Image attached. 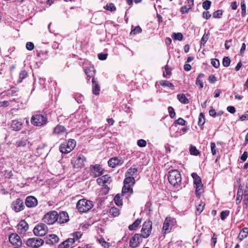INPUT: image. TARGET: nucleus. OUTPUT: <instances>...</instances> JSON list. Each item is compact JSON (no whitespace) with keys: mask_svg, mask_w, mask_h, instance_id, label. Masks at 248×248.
Instances as JSON below:
<instances>
[{"mask_svg":"<svg viewBox=\"0 0 248 248\" xmlns=\"http://www.w3.org/2000/svg\"><path fill=\"white\" fill-rule=\"evenodd\" d=\"M135 183V180L134 177L130 176H125V178L124 181V186L122 188V195L128 198L133 193L132 186Z\"/></svg>","mask_w":248,"mask_h":248,"instance_id":"obj_1","label":"nucleus"},{"mask_svg":"<svg viewBox=\"0 0 248 248\" xmlns=\"http://www.w3.org/2000/svg\"><path fill=\"white\" fill-rule=\"evenodd\" d=\"M93 206V202L82 199L79 200L77 203V208L80 213H85L91 210Z\"/></svg>","mask_w":248,"mask_h":248,"instance_id":"obj_2","label":"nucleus"},{"mask_svg":"<svg viewBox=\"0 0 248 248\" xmlns=\"http://www.w3.org/2000/svg\"><path fill=\"white\" fill-rule=\"evenodd\" d=\"M168 180L170 184L175 186L181 182V175L180 172L176 170H171L169 171Z\"/></svg>","mask_w":248,"mask_h":248,"instance_id":"obj_3","label":"nucleus"},{"mask_svg":"<svg viewBox=\"0 0 248 248\" xmlns=\"http://www.w3.org/2000/svg\"><path fill=\"white\" fill-rule=\"evenodd\" d=\"M76 141L74 139H69L67 142L62 143L59 147L60 152L63 154H67L71 152L75 147Z\"/></svg>","mask_w":248,"mask_h":248,"instance_id":"obj_4","label":"nucleus"},{"mask_svg":"<svg viewBox=\"0 0 248 248\" xmlns=\"http://www.w3.org/2000/svg\"><path fill=\"white\" fill-rule=\"evenodd\" d=\"M31 123L37 126H41L46 124L47 123V118L42 114H36L32 116Z\"/></svg>","mask_w":248,"mask_h":248,"instance_id":"obj_5","label":"nucleus"},{"mask_svg":"<svg viewBox=\"0 0 248 248\" xmlns=\"http://www.w3.org/2000/svg\"><path fill=\"white\" fill-rule=\"evenodd\" d=\"M152 229V222L150 220H147L144 222L142 225L141 230L142 237L144 238H148L151 234Z\"/></svg>","mask_w":248,"mask_h":248,"instance_id":"obj_6","label":"nucleus"},{"mask_svg":"<svg viewBox=\"0 0 248 248\" xmlns=\"http://www.w3.org/2000/svg\"><path fill=\"white\" fill-rule=\"evenodd\" d=\"M57 216H58L57 211L54 210L51 211L44 215L43 220L45 223L51 225L57 221Z\"/></svg>","mask_w":248,"mask_h":248,"instance_id":"obj_7","label":"nucleus"},{"mask_svg":"<svg viewBox=\"0 0 248 248\" xmlns=\"http://www.w3.org/2000/svg\"><path fill=\"white\" fill-rule=\"evenodd\" d=\"M85 160L86 158L84 155L81 154H79L72 158L71 159V163L74 168H81L84 166Z\"/></svg>","mask_w":248,"mask_h":248,"instance_id":"obj_8","label":"nucleus"},{"mask_svg":"<svg viewBox=\"0 0 248 248\" xmlns=\"http://www.w3.org/2000/svg\"><path fill=\"white\" fill-rule=\"evenodd\" d=\"M176 220L175 218L170 217H167L163 224L162 232L164 233L170 232L171 227L174 226Z\"/></svg>","mask_w":248,"mask_h":248,"instance_id":"obj_9","label":"nucleus"},{"mask_svg":"<svg viewBox=\"0 0 248 248\" xmlns=\"http://www.w3.org/2000/svg\"><path fill=\"white\" fill-rule=\"evenodd\" d=\"M47 227L45 224L39 223L34 227L33 232L36 236H42L47 233Z\"/></svg>","mask_w":248,"mask_h":248,"instance_id":"obj_10","label":"nucleus"},{"mask_svg":"<svg viewBox=\"0 0 248 248\" xmlns=\"http://www.w3.org/2000/svg\"><path fill=\"white\" fill-rule=\"evenodd\" d=\"M44 243V241L39 238H29L26 241V245L31 248H38Z\"/></svg>","mask_w":248,"mask_h":248,"instance_id":"obj_11","label":"nucleus"},{"mask_svg":"<svg viewBox=\"0 0 248 248\" xmlns=\"http://www.w3.org/2000/svg\"><path fill=\"white\" fill-rule=\"evenodd\" d=\"M11 207L15 212L18 213L23 210L25 206L22 200L17 198L12 202Z\"/></svg>","mask_w":248,"mask_h":248,"instance_id":"obj_12","label":"nucleus"},{"mask_svg":"<svg viewBox=\"0 0 248 248\" xmlns=\"http://www.w3.org/2000/svg\"><path fill=\"white\" fill-rule=\"evenodd\" d=\"M142 235L140 233H136L130 239L129 242V246L131 248H136L140 246L142 241Z\"/></svg>","mask_w":248,"mask_h":248,"instance_id":"obj_13","label":"nucleus"},{"mask_svg":"<svg viewBox=\"0 0 248 248\" xmlns=\"http://www.w3.org/2000/svg\"><path fill=\"white\" fill-rule=\"evenodd\" d=\"M10 242L13 245L20 247L22 245V240L20 236L16 233H13L9 236Z\"/></svg>","mask_w":248,"mask_h":248,"instance_id":"obj_14","label":"nucleus"},{"mask_svg":"<svg viewBox=\"0 0 248 248\" xmlns=\"http://www.w3.org/2000/svg\"><path fill=\"white\" fill-rule=\"evenodd\" d=\"M25 204L29 208H33L38 204V201L34 196H28L25 200Z\"/></svg>","mask_w":248,"mask_h":248,"instance_id":"obj_15","label":"nucleus"},{"mask_svg":"<svg viewBox=\"0 0 248 248\" xmlns=\"http://www.w3.org/2000/svg\"><path fill=\"white\" fill-rule=\"evenodd\" d=\"M69 220V216L67 212L62 211L58 213L57 221L60 224L64 223Z\"/></svg>","mask_w":248,"mask_h":248,"instance_id":"obj_16","label":"nucleus"},{"mask_svg":"<svg viewBox=\"0 0 248 248\" xmlns=\"http://www.w3.org/2000/svg\"><path fill=\"white\" fill-rule=\"evenodd\" d=\"M53 134L57 135L59 137L65 136L67 134L66 129L62 125H57L54 128Z\"/></svg>","mask_w":248,"mask_h":248,"instance_id":"obj_17","label":"nucleus"},{"mask_svg":"<svg viewBox=\"0 0 248 248\" xmlns=\"http://www.w3.org/2000/svg\"><path fill=\"white\" fill-rule=\"evenodd\" d=\"M75 240L71 238L67 239L65 241L61 243L58 246V248H72Z\"/></svg>","mask_w":248,"mask_h":248,"instance_id":"obj_18","label":"nucleus"},{"mask_svg":"<svg viewBox=\"0 0 248 248\" xmlns=\"http://www.w3.org/2000/svg\"><path fill=\"white\" fill-rule=\"evenodd\" d=\"M59 241V237L54 234L47 235L46 238V242L48 245H54Z\"/></svg>","mask_w":248,"mask_h":248,"instance_id":"obj_19","label":"nucleus"},{"mask_svg":"<svg viewBox=\"0 0 248 248\" xmlns=\"http://www.w3.org/2000/svg\"><path fill=\"white\" fill-rule=\"evenodd\" d=\"M17 229L19 233H24L29 229L28 224L25 220H22L17 225Z\"/></svg>","mask_w":248,"mask_h":248,"instance_id":"obj_20","label":"nucleus"},{"mask_svg":"<svg viewBox=\"0 0 248 248\" xmlns=\"http://www.w3.org/2000/svg\"><path fill=\"white\" fill-rule=\"evenodd\" d=\"M123 163V160L116 157L111 158L108 161V165L111 168H114L117 165H121Z\"/></svg>","mask_w":248,"mask_h":248,"instance_id":"obj_21","label":"nucleus"},{"mask_svg":"<svg viewBox=\"0 0 248 248\" xmlns=\"http://www.w3.org/2000/svg\"><path fill=\"white\" fill-rule=\"evenodd\" d=\"M91 170L94 177L100 176L103 173L101 168L98 165H95L93 166Z\"/></svg>","mask_w":248,"mask_h":248,"instance_id":"obj_22","label":"nucleus"},{"mask_svg":"<svg viewBox=\"0 0 248 248\" xmlns=\"http://www.w3.org/2000/svg\"><path fill=\"white\" fill-rule=\"evenodd\" d=\"M22 123L18 120H13L11 125V127L13 130L17 131L20 130L22 127Z\"/></svg>","mask_w":248,"mask_h":248,"instance_id":"obj_23","label":"nucleus"},{"mask_svg":"<svg viewBox=\"0 0 248 248\" xmlns=\"http://www.w3.org/2000/svg\"><path fill=\"white\" fill-rule=\"evenodd\" d=\"M93 93L95 95H98L100 93V87L98 82L95 80L94 78H92Z\"/></svg>","mask_w":248,"mask_h":248,"instance_id":"obj_24","label":"nucleus"},{"mask_svg":"<svg viewBox=\"0 0 248 248\" xmlns=\"http://www.w3.org/2000/svg\"><path fill=\"white\" fill-rule=\"evenodd\" d=\"M85 74L87 75V78H89L88 80L91 78H94L95 75V70L93 67H88L84 70Z\"/></svg>","mask_w":248,"mask_h":248,"instance_id":"obj_25","label":"nucleus"},{"mask_svg":"<svg viewBox=\"0 0 248 248\" xmlns=\"http://www.w3.org/2000/svg\"><path fill=\"white\" fill-rule=\"evenodd\" d=\"M248 235V228L246 227L243 228L239 232L238 238L240 240H243L244 238H246Z\"/></svg>","mask_w":248,"mask_h":248,"instance_id":"obj_26","label":"nucleus"},{"mask_svg":"<svg viewBox=\"0 0 248 248\" xmlns=\"http://www.w3.org/2000/svg\"><path fill=\"white\" fill-rule=\"evenodd\" d=\"M138 169L136 168L131 167L127 171L125 176L136 177L137 175Z\"/></svg>","mask_w":248,"mask_h":248,"instance_id":"obj_27","label":"nucleus"},{"mask_svg":"<svg viewBox=\"0 0 248 248\" xmlns=\"http://www.w3.org/2000/svg\"><path fill=\"white\" fill-rule=\"evenodd\" d=\"M141 219L140 218L137 219L132 224L130 225L128 229L130 231L136 230L141 223Z\"/></svg>","mask_w":248,"mask_h":248,"instance_id":"obj_28","label":"nucleus"},{"mask_svg":"<svg viewBox=\"0 0 248 248\" xmlns=\"http://www.w3.org/2000/svg\"><path fill=\"white\" fill-rule=\"evenodd\" d=\"M242 187L240 186L239 187V189L238 190V192L237 193V197L236 199V203L237 204H238L240 203L243 196L244 193H243V190L242 189Z\"/></svg>","mask_w":248,"mask_h":248,"instance_id":"obj_29","label":"nucleus"},{"mask_svg":"<svg viewBox=\"0 0 248 248\" xmlns=\"http://www.w3.org/2000/svg\"><path fill=\"white\" fill-rule=\"evenodd\" d=\"M178 100L183 104H188L189 103L188 99L186 97L184 94H178L177 95Z\"/></svg>","mask_w":248,"mask_h":248,"instance_id":"obj_30","label":"nucleus"},{"mask_svg":"<svg viewBox=\"0 0 248 248\" xmlns=\"http://www.w3.org/2000/svg\"><path fill=\"white\" fill-rule=\"evenodd\" d=\"M196 185V191L195 194L197 196H199L203 192V185L202 183L199 185Z\"/></svg>","mask_w":248,"mask_h":248,"instance_id":"obj_31","label":"nucleus"},{"mask_svg":"<svg viewBox=\"0 0 248 248\" xmlns=\"http://www.w3.org/2000/svg\"><path fill=\"white\" fill-rule=\"evenodd\" d=\"M192 178L194 179V183L195 185H199L202 183V181L201 178L196 173H193L191 174Z\"/></svg>","mask_w":248,"mask_h":248,"instance_id":"obj_32","label":"nucleus"},{"mask_svg":"<svg viewBox=\"0 0 248 248\" xmlns=\"http://www.w3.org/2000/svg\"><path fill=\"white\" fill-rule=\"evenodd\" d=\"M241 16L242 17H245L246 15V5L244 0H242L241 2Z\"/></svg>","mask_w":248,"mask_h":248,"instance_id":"obj_33","label":"nucleus"},{"mask_svg":"<svg viewBox=\"0 0 248 248\" xmlns=\"http://www.w3.org/2000/svg\"><path fill=\"white\" fill-rule=\"evenodd\" d=\"M192 6H190L189 5H185L180 8V12L182 14H184L188 13L190 9L192 8Z\"/></svg>","mask_w":248,"mask_h":248,"instance_id":"obj_34","label":"nucleus"},{"mask_svg":"<svg viewBox=\"0 0 248 248\" xmlns=\"http://www.w3.org/2000/svg\"><path fill=\"white\" fill-rule=\"evenodd\" d=\"M205 120L202 113H201L199 116L198 118V125L199 126H202L205 123Z\"/></svg>","mask_w":248,"mask_h":248,"instance_id":"obj_35","label":"nucleus"},{"mask_svg":"<svg viewBox=\"0 0 248 248\" xmlns=\"http://www.w3.org/2000/svg\"><path fill=\"white\" fill-rule=\"evenodd\" d=\"M114 202L118 206H121L123 204V201L121 199V196L119 194H117L114 198Z\"/></svg>","mask_w":248,"mask_h":248,"instance_id":"obj_36","label":"nucleus"},{"mask_svg":"<svg viewBox=\"0 0 248 248\" xmlns=\"http://www.w3.org/2000/svg\"><path fill=\"white\" fill-rule=\"evenodd\" d=\"M105 9L108 11H110L111 12L115 11L116 9L114 4L112 3H109L107 4L106 6L104 7Z\"/></svg>","mask_w":248,"mask_h":248,"instance_id":"obj_37","label":"nucleus"},{"mask_svg":"<svg viewBox=\"0 0 248 248\" xmlns=\"http://www.w3.org/2000/svg\"><path fill=\"white\" fill-rule=\"evenodd\" d=\"M28 143V140L26 139H22L16 141V143L17 146H25Z\"/></svg>","mask_w":248,"mask_h":248,"instance_id":"obj_38","label":"nucleus"},{"mask_svg":"<svg viewBox=\"0 0 248 248\" xmlns=\"http://www.w3.org/2000/svg\"><path fill=\"white\" fill-rule=\"evenodd\" d=\"M189 151L191 155H197L200 154V152L197 149L196 147L192 145H191Z\"/></svg>","mask_w":248,"mask_h":248,"instance_id":"obj_39","label":"nucleus"},{"mask_svg":"<svg viewBox=\"0 0 248 248\" xmlns=\"http://www.w3.org/2000/svg\"><path fill=\"white\" fill-rule=\"evenodd\" d=\"M204 205L205 204H202V203H201L196 206V213L197 214L200 215L202 213L203 210Z\"/></svg>","mask_w":248,"mask_h":248,"instance_id":"obj_40","label":"nucleus"},{"mask_svg":"<svg viewBox=\"0 0 248 248\" xmlns=\"http://www.w3.org/2000/svg\"><path fill=\"white\" fill-rule=\"evenodd\" d=\"M98 242L105 248H108L109 246V243L107 242L103 238L99 239Z\"/></svg>","mask_w":248,"mask_h":248,"instance_id":"obj_41","label":"nucleus"},{"mask_svg":"<svg viewBox=\"0 0 248 248\" xmlns=\"http://www.w3.org/2000/svg\"><path fill=\"white\" fill-rule=\"evenodd\" d=\"M109 213L114 217H116L119 215V210L118 208L112 207L110 209Z\"/></svg>","mask_w":248,"mask_h":248,"instance_id":"obj_42","label":"nucleus"},{"mask_svg":"<svg viewBox=\"0 0 248 248\" xmlns=\"http://www.w3.org/2000/svg\"><path fill=\"white\" fill-rule=\"evenodd\" d=\"M211 2L209 0H206L202 3V7L204 9L207 10L211 6Z\"/></svg>","mask_w":248,"mask_h":248,"instance_id":"obj_43","label":"nucleus"},{"mask_svg":"<svg viewBox=\"0 0 248 248\" xmlns=\"http://www.w3.org/2000/svg\"><path fill=\"white\" fill-rule=\"evenodd\" d=\"M231 62V60L228 57H225L223 58V61H222V64L223 65L224 67H228Z\"/></svg>","mask_w":248,"mask_h":248,"instance_id":"obj_44","label":"nucleus"},{"mask_svg":"<svg viewBox=\"0 0 248 248\" xmlns=\"http://www.w3.org/2000/svg\"><path fill=\"white\" fill-rule=\"evenodd\" d=\"M141 31V28L140 26H137L133 30L131 31L130 34L135 35L140 33Z\"/></svg>","mask_w":248,"mask_h":248,"instance_id":"obj_45","label":"nucleus"},{"mask_svg":"<svg viewBox=\"0 0 248 248\" xmlns=\"http://www.w3.org/2000/svg\"><path fill=\"white\" fill-rule=\"evenodd\" d=\"M222 13L223 12L221 10H218L213 13V16L214 18H220Z\"/></svg>","mask_w":248,"mask_h":248,"instance_id":"obj_46","label":"nucleus"},{"mask_svg":"<svg viewBox=\"0 0 248 248\" xmlns=\"http://www.w3.org/2000/svg\"><path fill=\"white\" fill-rule=\"evenodd\" d=\"M110 179V177L108 175H104L100 179H98L97 181H102L104 184L108 183Z\"/></svg>","mask_w":248,"mask_h":248,"instance_id":"obj_47","label":"nucleus"},{"mask_svg":"<svg viewBox=\"0 0 248 248\" xmlns=\"http://www.w3.org/2000/svg\"><path fill=\"white\" fill-rule=\"evenodd\" d=\"M230 212L228 210L223 211L220 213V218L224 220L229 215Z\"/></svg>","mask_w":248,"mask_h":248,"instance_id":"obj_48","label":"nucleus"},{"mask_svg":"<svg viewBox=\"0 0 248 248\" xmlns=\"http://www.w3.org/2000/svg\"><path fill=\"white\" fill-rule=\"evenodd\" d=\"M161 85L163 86H167L170 88H173L174 86L172 83L166 80L162 81L160 83Z\"/></svg>","mask_w":248,"mask_h":248,"instance_id":"obj_49","label":"nucleus"},{"mask_svg":"<svg viewBox=\"0 0 248 248\" xmlns=\"http://www.w3.org/2000/svg\"><path fill=\"white\" fill-rule=\"evenodd\" d=\"M173 38L175 40L181 41L183 38V35L181 33H173Z\"/></svg>","mask_w":248,"mask_h":248,"instance_id":"obj_50","label":"nucleus"},{"mask_svg":"<svg viewBox=\"0 0 248 248\" xmlns=\"http://www.w3.org/2000/svg\"><path fill=\"white\" fill-rule=\"evenodd\" d=\"M212 65L215 68H218L220 65L219 61L217 59H213L211 60Z\"/></svg>","mask_w":248,"mask_h":248,"instance_id":"obj_51","label":"nucleus"},{"mask_svg":"<svg viewBox=\"0 0 248 248\" xmlns=\"http://www.w3.org/2000/svg\"><path fill=\"white\" fill-rule=\"evenodd\" d=\"M146 141L144 140L140 139L137 141V145L140 147H144L146 146Z\"/></svg>","mask_w":248,"mask_h":248,"instance_id":"obj_52","label":"nucleus"},{"mask_svg":"<svg viewBox=\"0 0 248 248\" xmlns=\"http://www.w3.org/2000/svg\"><path fill=\"white\" fill-rule=\"evenodd\" d=\"M82 236V234L80 232H77L73 234V237L74 240L77 241Z\"/></svg>","mask_w":248,"mask_h":248,"instance_id":"obj_53","label":"nucleus"},{"mask_svg":"<svg viewBox=\"0 0 248 248\" xmlns=\"http://www.w3.org/2000/svg\"><path fill=\"white\" fill-rule=\"evenodd\" d=\"M168 111L169 115L171 118H173L175 116V112L173 108L172 107H169Z\"/></svg>","mask_w":248,"mask_h":248,"instance_id":"obj_54","label":"nucleus"},{"mask_svg":"<svg viewBox=\"0 0 248 248\" xmlns=\"http://www.w3.org/2000/svg\"><path fill=\"white\" fill-rule=\"evenodd\" d=\"M28 73L25 70L21 71L19 74V79L21 81L23 79L25 78L27 76Z\"/></svg>","mask_w":248,"mask_h":248,"instance_id":"obj_55","label":"nucleus"},{"mask_svg":"<svg viewBox=\"0 0 248 248\" xmlns=\"http://www.w3.org/2000/svg\"><path fill=\"white\" fill-rule=\"evenodd\" d=\"M208 39V35L204 34L200 41L201 45L204 46Z\"/></svg>","mask_w":248,"mask_h":248,"instance_id":"obj_56","label":"nucleus"},{"mask_svg":"<svg viewBox=\"0 0 248 248\" xmlns=\"http://www.w3.org/2000/svg\"><path fill=\"white\" fill-rule=\"evenodd\" d=\"M26 48L29 50H32L34 47V46L32 42H29L27 43L26 46Z\"/></svg>","mask_w":248,"mask_h":248,"instance_id":"obj_57","label":"nucleus"},{"mask_svg":"<svg viewBox=\"0 0 248 248\" xmlns=\"http://www.w3.org/2000/svg\"><path fill=\"white\" fill-rule=\"evenodd\" d=\"M175 123L181 125H184L186 124V121L182 118H179L175 121Z\"/></svg>","mask_w":248,"mask_h":248,"instance_id":"obj_58","label":"nucleus"},{"mask_svg":"<svg viewBox=\"0 0 248 248\" xmlns=\"http://www.w3.org/2000/svg\"><path fill=\"white\" fill-rule=\"evenodd\" d=\"M243 202H244V204L245 205V207L246 208L248 207V195H246L244 193L243 194Z\"/></svg>","mask_w":248,"mask_h":248,"instance_id":"obj_59","label":"nucleus"},{"mask_svg":"<svg viewBox=\"0 0 248 248\" xmlns=\"http://www.w3.org/2000/svg\"><path fill=\"white\" fill-rule=\"evenodd\" d=\"M211 245L212 246H215L217 241V235L215 233L213 234V237L211 239Z\"/></svg>","mask_w":248,"mask_h":248,"instance_id":"obj_60","label":"nucleus"},{"mask_svg":"<svg viewBox=\"0 0 248 248\" xmlns=\"http://www.w3.org/2000/svg\"><path fill=\"white\" fill-rule=\"evenodd\" d=\"M216 144L215 142H211V152L213 155H216Z\"/></svg>","mask_w":248,"mask_h":248,"instance_id":"obj_61","label":"nucleus"},{"mask_svg":"<svg viewBox=\"0 0 248 248\" xmlns=\"http://www.w3.org/2000/svg\"><path fill=\"white\" fill-rule=\"evenodd\" d=\"M211 14L208 11H204L202 13V17L206 19H208L211 17Z\"/></svg>","mask_w":248,"mask_h":248,"instance_id":"obj_62","label":"nucleus"},{"mask_svg":"<svg viewBox=\"0 0 248 248\" xmlns=\"http://www.w3.org/2000/svg\"><path fill=\"white\" fill-rule=\"evenodd\" d=\"M209 81L211 83H214L217 81V78L213 75H211L209 77Z\"/></svg>","mask_w":248,"mask_h":248,"instance_id":"obj_63","label":"nucleus"},{"mask_svg":"<svg viewBox=\"0 0 248 248\" xmlns=\"http://www.w3.org/2000/svg\"><path fill=\"white\" fill-rule=\"evenodd\" d=\"M107 54L99 53L98 55V58L100 60H105L107 58Z\"/></svg>","mask_w":248,"mask_h":248,"instance_id":"obj_64","label":"nucleus"}]
</instances>
